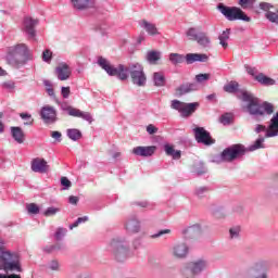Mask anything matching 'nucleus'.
<instances>
[{
	"instance_id": "obj_63",
	"label": "nucleus",
	"mask_w": 278,
	"mask_h": 278,
	"mask_svg": "<svg viewBox=\"0 0 278 278\" xmlns=\"http://www.w3.org/2000/svg\"><path fill=\"white\" fill-rule=\"evenodd\" d=\"M137 205H139V207H148L149 203H147V202H137Z\"/></svg>"
},
{
	"instance_id": "obj_6",
	"label": "nucleus",
	"mask_w": 278,
	"mask_h": 278,
	"mask_svg": "<svg viewBox=\"0 0 278 278\" xmlns=\"http://www.w3.org/2000/svg\"><path fill=\"white\" fill-rule=\"evenodd\" d=\"M245 153L247 148L242 144H232L220 153V160L222 162H233V160H238V157H241V155H244Z\"/></svg>"
},
{
	"instance_id": "obj_15",
	"label": "nucleus",
	"mask_w": 278,
	"mask_h": 278,
	"mask_svg": "<svg viewBox=\"0 0 278 278\" xmlns=\"http://www.w3.org/2000/svg\"><path fill=\"white\" fill-rule=\"evenodd\" d=\"M66 112L68 116H74L75 118H83L84 121H87L88 123H92V115L88 112H84L79 109H75L73 106H67Z\"/></svg>"
},
{
	"instance_id": "obj_54",
	"label": "nucleus",
	"mask_w": 278,
	"mask_h": 278,
	"mask_svg": "<svg viewBox=\"0 0 278 278\" xmlns=\"http://www.w3.org/2000/svg\"><path fill=\"white\" fill-rule=\"evenodd\" d=\"M61 186H64L65 188H71L72 182H71V180H68V178L62 177L61 178Z\"/></svg>"
},
{
	"instance_id": "obj_57",
	"label": "nucleus",
	"mask_w": 278,
	"mask_h": 278,
	"mask_svg": "<svg viewBox=\"0 0 278 278\" xmlns=\"http://www.w3.org/2000/svg\"><path fill=\"white\" fill-rule=\"evenodd\" d=\"M71 205H77V203H79V198L75 197V195H71L68 199Z\"/></svg>"
},
{
	"instance_id": "obj_11",
	"label": "nucleus",
	"mask_w": 278,
	"mask_h": 278,
	"mask_svg": "<svg viewBox=\"0 0 278 278\" xmlns=\"http://www.w3.org/2000/svg\"><path fill=\"white\" fill-rule=\"evenodd\" d=\"M260 8H261V10L266 12L265 17L267 18V21H269V23H275L276 25H278V10H277V8L273 7L268 2L260 3Z\"/></svg>"
},
{
	"instance_id": "obj_34",
	"label": "nucleus",
	"mask_w": 278,
	"mask_h": 278,
	"mask_svg": "<svg viewBox=\"0 0 278 278\" xmlns=\"http://www.w3.org/2000/svg\"><path fill=\"white\" fill-rule=\"evenodd\" d=\"M181 276L184 278H194L197 277L195 273L193 271L192 267H190L189 263H187L181 269Z\"/></svg>"
},
{
	"instance_id": "obj_49",
	"label": "nucleus",
	"mask_w": 278,
	"mask_h": 278,
	"mask_svg": "<svg viewBox=\"0 0 278 278\" xmlns=\"http://www.w3.org/2000/svg\"><path fill=\"white\" fill-rule=\"evenodd\" d=\"M64 236H66V228H58V230L55 232L56 240H62V238H64Z\"/></svg>"
},
{
	"instance_id": "obj_35",
	"label": "nucleus",
	"mask_w": 278,
	"mask_h": 278,
	"mask_svg": "<svg viewBox=\"0 0 278 278\" xmlns=\"http://www.w3.org/2000/svg\"><path fill=\"white\" fill-rule=\"evenodd\" d=\"M186 60V56L179 53H170L169 54V62L172 64L177 65V64H184V61Z\"/></svg>"
},
{
	"instance_id": "obj_37",
	"label": "nucleus",
	"mask_w": 278,
	"mask_h": 278,
	"mask_svg": "<svg viewBox=\"0 0 278 278\" xmlns=\"http://www.w3.org/2000/svg\"><path fill=\"white\" fill-rule=\"evenodd\" d=\"M238 88H240V85L236 81H230L224 86L225 92H228L230 94H233V92H238Z\"/></svg>"
},
{
	"instance_id": "obj_25",
	"label": "nucleus",
	"mask_w": 278,
	"mask_h": 278,
	"mask_svg": "<svg viewBox=\"0 0 278 278\" xmlns=\"http://www.w3.org/2000/svg\"><path fill=\"white\" fill-rule=\"evenodd\" d=\"M11 136L13 140L17 142V144H23V142H25V132L23 131L22 127H11Z\"/></svg>"
},
{
	"instance_id": "obj_38",
	"label": "nucleus",
	"mask_w": 278,
	"mask_h": 278,
	"mask_svg": "<svg viewBox=\"0 0 278 278\" xmlns=\"http://www.w3.org/2000/svg\"><path fill=\"white\" fill-rule=\"evenodd\" d=\"M239 5L242 8V10H253L255 0H239Z\"/></svg>"
},
{
	"instance_id": "obj_42",
	"label": "nucleus",
	"mask_w": 278,
	"mask_h": 278,
	"mask_svg": "<svg viewBox=\"0 0 278 278\" xmlns=\"http://www.w3.org/2000/svg\"><path fill=\"white\" fill-rule=\"evenodd\" d=\"M20 116L23 118V121H26L24 125H34V118H31L30 114L21 113Z\"/></svg>"
},
{
	"instance_id": "obj_21",
	"label": "nucleus",
	"mask_w": 278,
	"mask_h": 278,
	"mask_svg": "<svg viewBox=\"0 0 278 278\" xmlns=\"http://www.w3.org/2000/svg\"><path fill=\"white\" fill-rule=\"evenodd\" d=\"M71 3L75 10H90L94 8V0H71Z\"/></svg>"
},
{
	"instance_id": "obj_36",
	"label": "nucleus",
	"mask_w": 278,
	"mask_h": 278,
	"mask_svg": "<svg viewBox=\"0 0 278 278\" xmlns=\"http://www.w3.org/2000/svg\"><path fill=\"white\" fill-rule=\"evenodd\" d=\"M67 137L70 140H74V142H76V140L81 139V132L77 128H71L67 129Z\"/></svg>"
},
{
	"instance_id": "obj_31",
	"label": "nucleus",
	"mask_w": 278,
	"mask_h": 278,
	"mask_svg": "<svg viewBox=\"0 0 278 278\" xmlns=\"http://www.w3.org/2000/svg\"><path fill=\"white\" fill-rule=\"evenodd\" d=\"M197 90V85L195 84H184L180 87L176 89L177 94H188V92H194Z\"/></svg>"
},
{
	"instance_id": "obj_43",
	"label": "nucleus",
	"mask_w": 278,
	"mask_h": 278,
	"mask_svg": "<svg viewBox=\"0 0 278 278\" xmlns=\"http://www.w3.org/2000/svg\"><path fill=\"white\" fill-rule=\"evenodd\" d=\"M219 123H222V125H229V123H231V114L226 113L222 115L219 118Z\"/></svg>"
},
{
	"instance_id": "obj_5",
	"label": "nucleus",
	"mask_w": 278,
	"mask_h": 278,
	"mask_svg": "<svg viewBox=\"0 0 278 278\" xmlns=\"http://www.w3.org/2000/svg\"><path fill=\"white\" fill-rule=\"evenodd\" d=\"M200 105L201 104L199 102L186 103L179 100H173L170 108L172 110L179 112L182 118H190V116H192V114L199 110Z\"/></svg>"
},
{
	"instance_id": "obj_30",
	"label": "nucleus",
	"mask_w": 278,
	"mask_h": 278,
	"mask_svg": "<svg viewBox=\"0 0 278 278\" xmlns=\"http://www.w3.org/2000/svg\"><path fill=\"white\" fill-rule=\"evenodd\" d=\"M254 79L258 81V84H262V86H275V79L264 75L263 73L254 76Z\"/></svg>"
},
{
	"instance_id": "obj_64",
	"label": "nucleus",
	"mask_w": 278,
	"mask_h": 278,
	"mask_svg": "<svg viewBox=\"0 0 278 278\" xmlns=\"http://www.w3.org/2000/svg\"><path fill=\"white\" fill-rule=\"evenodd\" d=\"M47 92H48L49 97H53V94H55V92L53 91V88H51V87L47 89Z\"/></svg>"
},
{
	"instance_id": "obj_53",
	"label": "nucleus",
	"mask_w": 278,
	"mask_h": 278,
	"mask_svg": "<svg viewBox=\"0 0 278 278\" xmlns=\"http://www.w3.org/2000/svg\"><path fill=\"white\" fill-rule=\"evenodd\" d=\"M51 138H53L54 140H58V142H62V132L52 131L51 132Z\"/></svg>"
},
{
	"instance_id": "obj_58",
	"label": "nucleus",
	"mask_w": 278,
	"mask_h": 278,
	"mask_svg": "<svg viewBox=\"0 0 278 278\" xmlns=\"http://www.w3.org/2000/svg\"><path fill=\"white\" fill-rule=\"evenodd\" d=\"M245 68L249 75H252V77H257V75H255V67L245 66Z\"/></svg>"
},
{
	"instance_id": "obj_39",
	"label": "nucleus",
	"mask_w": 278,
	"mask_h": 278,
	"mask_svg": "<svg viewBox=\"0 0 278 278\" xmlns=\"http://www.w3.org/2000/svg\"><path fill=\"white\" fill-rule=\"evenodd\" d=\"M26 210L28 214H40V207H38L36 203L27 204Z\"/></svg>"
},
{
	"instance_id": "obj_44",
	"label": "nucleus",
	"mask_w": 278,
	"mask_h": 278,
	"mask_svg": "<svg viewBox=\"0 0 278 278\" xmlns=\"http://www.w3.org/2000/svg\"><path fill=\"white\" fill-rule=\"evenodd\" d=\"M53 58V52H51V50H45L43 53H42V60L43 62H51Z\"/></svg>"
},
{
	"instance_id": "obj_10",
	"label": "nucleus",
	"mask_w": 278,
	"mask_h": 278,
	"mask_svg": "<svg viewBox=\"0 0 278 278\" xmlns=\"http://www.w3.org/2000/svg\"><path fill=\"white\" fill-rule=\"evenodd\" d=\"M193 132L197 142H199L200 144H204L205 147H212V144L216 142V140L212 139L210 132L203 127H195L193 129Z\"/></svg>"
},
{
	"instance_id": "obj_8",
	"label": "nucleus",
	"mask_w": 278,
	"mask_h": 278,
	"mask_svg": "<svg viewBox=\"0 0 278 278\" xmlns=\"http://www.w3.org/2000/svg\"><path fill=\"white\" fill-rule=\"evenodd\" d=\"M26 59H27V46L23 43L17 45L9 55L10 62H14V64H23Z\"/></svg>"
},
{
	"instance_id": "obj_51",
	"label": "nucleus",
	"mask_w": 278,
	"mask_h": 278,
	"mask_svg": "<svg viewBox=\"0 0 278 278\" xmlns=\"http://www.w3.org/2000/svg\"><path fill=\"white\" fill-rule=\"evenodd\" d=\"M229 233H230V238H238V236L240 235V228L239 227L230 228Z\"/></svg>"
},
{
	"instance_id": "obj_41",
	"label": "nucleus",
	"mask_w": 278,
	"mask_h": 278,
	"mask_svg": "<svg viewBox=\"0 0 278 278\" xmlns=\"http://www.w3.org/2000/svg\"><path fill=\"white\" fill-rule=\"evenodd\" d=\"M264 138L257 139L253 146L250 147V151H256V149H264Z\"/></svg>"
},
{
	"instance_id": "obj_47",
	"label": "nucleus",
	"mask_w": 278,
	"mask_h": 278,
	"mask_svg": "<svg viewBox=\"0 0 278 278\" xmlns=\"http://www.w3.org/2000/svg\"><path fill=\"white\" fill-rule=\"evenodd\" d=\"M2 88H4L5 90H14V88H16V85L12 80H7L2 84Z\"/></svg>"
},
{
	"instance_id": "obj_27",
	"label": "nucleus",
	"mask_w": 278,
	"mask_h": 278,
	"mask_svg": "<svg viewBox=\"0 0 278 278\" xmlns=\"http://www.w3.org/2000/svg\"><path fill=\"white\" fill-rule=\"evenodd\" d=\"M146 60H148L149 64H157V62L162 60V52L157 50H150L147 53Z\"/></svg>"
},
{
	"instance_id": "obj_17",
	"label": "nucleus",
	"mask_w": 278,
	"mask_h": 278,
	"mask_svg": "<svg viewBox=\"0 0 278 278\" xmlns=\"http://www.w3.org/2000/svg\"><path fill=\"white\" fill-rule=\"evenodd\" d=\"M155 146H149V147H136L132 149V153L135 155H140L141 157H151L153 153L156 151Z\"/></svg>"
},
{
	"instance_id": "obj_59",
	"label": "nucleus",
	"mask_w": 278,
	"mask_h": 278,
	"mask_svg": "<svg viewBox=\"0 0 278 278\" xmlns=\"http://www.w3.org/2000/svg\"><path fill=\"white\" fill-rule=\"evenodd\" d=\"M50 268L51 270H58L60 268V264L58 263V261H52L50 263Z\"/></svg>"
},
{
	"instance_id": "obj_56",
	"label": "nucleus",
	"mask_w": 278,
	"mask_h": 278,
	"mask_svg": "<svg viewBox=\"0 0 278 278\" xmlns=\"http://www.w3.org/2000/svg\"><path fill=\"white\" fill-rule=\"evenodd\" d=\"M165 153H166V155L173 156V154L175 153V148H173V146L166 144L165 146Z\"/></svg>"
},
{
	"instance_id": "obj_1",
	"label": "nucleus",
	"mask_w": 278,
	"mask_h": 278,
	"mask_svg": "<svg viewBox=\"0 0 278 278\" xmlns=\"http://www.w3.org/2000/svg\"><path fill=\"white\" fill-rule=\"evenodd\" d=\"M0 270H4V273H7L0 274V278H23L20 274H9L23 273V266L21 265L18 254L0 247Z\"/></svg>"
},
{
	"instance_id": "obj_32",
	"label": "nucleus",
	"mask_w": 278,
	"mask_h": 278,
	"mask_svg": "<svg viewBox=\"0 0 278 278\" xmlns=\"http://www.w3.org/2000/svg\"><path fill=\"white\" fill-rule=\"evenodd\" d=\"M230 34H231V30L227 28L218 37L219 45H222L224 49H227V47H229V43H227V40L229 39Z\"/></svg>"
},
{
	"instance_id": "obj_62",
	"label": "nucleus",
	"mask_w": 278,
	"mask_h": 278,
	"mask_svg": "<svg viewBox=\"0 0 278 278\" xmlns=\"http://www.w3.org/2000/svg\"><path fill=\"white\" fill-rule=\"evenodd\" d=\"M173 160H179L181 157V151H174L172 154Z\"/></svg>"
},
{
	"instance_id": "obj_33",
	"label": "nucleus",
	"mask_w": 278,
	"mask_h": 278,
	"mask_svg": "<svg viewBox=\"0 0 278 278\" xmlns=\"http://www.w3.org/2000/svg\"><path fill=\"white\" fill-rule=\"evenodd\" d=\"M153 81H154V86L162 87L166 84V78L164 77L163 73L155 72L153 74Z\"/></svg>"
},
{
	"instance_id": "obj_16",
	"label": "nucleus",
	"mask_w": 278,
	"mask_h": 278,
	"mask_svg": "<svg viewBox=\"0 0 278 278\" xmlns=\"http://www.w3.org/2000/svg\"><path fill=\"white\" fill-rule=\"evenodd\" d=\"M71 67L66 63H60L55 68V75L60 81H66L71 77Z\"/></svg>"
},
{
	"instance_id": "obj_19",
	"label": "nucleus",
	"mask_w": 278,
	"mask_h": 278,
	"mask_svg": "<svg viewBox=\"0 0 278 278\" xmlns=\"http://www.w3.org/2000/svg\"><path fill=\"white\" fill-rule=\"evenodd\" d=\"M275 136H278V112L271 117L265 138H275Z\"/></svg>"
},
{
	"instance_id": "obj_29",
	"label": "nucleus",
	"mask_w": 278,
	"mask_h": 278,
	"mask_svg": "<svg viewBox=\"0 0 278 278\" xmlns=\"http://www.w3.org/2000/svg\"><path fill=\"white\" fill-rule=\"evenodd\" d=\"M143 29L149 34V36H157L160 31H157V26L155 24L148 22L147 20H142L141 22Z\"/></svg>"
},
{
	"instance_id": "obj_55",
	"label": "nucleus",
	"mask_w": 278,
	"mask_h": 278,
	"mask_svg": "<svg viewBox=\"0 0 278 278\" xmlns=\"http://www.w3.org/2000/svg\"><path fill=\"white\" fill-rule=\"evenodd\" d=\"M166 233H170V229L161 230V231H159L157 233L152 235L151 238H161V236H164V235H166Z\"/></svg>"
},
{
	"instance_id": "obj_52",
	"label": "nucleus",
	"mask_w": 278,
	"mask_h": 278,
	"mask_svg": "<svg viewBox=\"0 0 278 278\" xmlns=\"http://www.w3.org/2000/svg\"><path fill=\"white\" fill-rule=\"evenodd\" d=\"M147 131L150 134V136H153V134H157V127H155L153 124H150L147 127Z\"/></svg>"
},
{
	"instance_id": "obj_20",
	"label": "nucleus",
	"mask_w": 278,
	"mask_h": 278,
	"mask_svg": "<svg viewBox=\"0 0 278 278\" xmlns=\"http://www.w3.org/2000/svg\"><path fill=\"white\" fill-rule=\"evenodd\" d=\"M188 253H190V248L186 244H176L173 248V255L178 260H184L188 256Z\"/></svg>"
},
{
	"instance_id": "obj_12",
	"label": "nucleus",
	"mask_w": 278,
	"mask_h": 278,
	"mask_svg": "<svg viewBox=\"0 0 278 278\" xmlns=\"http://www.w3.org/2000/svg\"><path fill=\"white\" fill-rule=\"evenodd\" d=\"M268 262L260 261L251 269L253 278H268Z\"/></svg>"
},
{
	"instance_id": "obj_40",
	"label": "nucleus",
	"mask_w": 278,
	"mask_h": 278,
	"mask_svg": "<svg viewBox=\"0 0 278 278\" xmlns=\"http://www.w3.org/2000/svg\"><path fill=\"white\" fill-rule=\"evenodd\" d=\"M88 220H89L88 216L78 217L74 224L70 225V229L73 230L75 229V227H79L81 223H88Z\"/></svg>"
},
{
	"instance_id": "obj_28",
	"label": "nucleus",
	"mask_w": 278,
	"mask_h": 278,
	"mask_svg": "<svg viewBox=\"0 0 278 278\" xmlns=\"http://www.w3.org/2000/svg\"><path fill=\"white\" fill-rule=\"evenodd\" d=\"M136 245H118L115 255L117 258L121 257V255H131V252L136 251Z\"/></svg>"
},
{
	"instance_id": "obj_23",
	"label": "nucleus",
	"mask_w": 278,
	"mask_h": 278,
	"mask_svg": "<svg viewBox=\"0 0 278 278\" xmlns=\"http://www.w3.org/2000/svg\"><path fill=\"white\" fill-rule=\"evenodd\" d=\"M38 25V20H34L31 17H26L24 20V28L25 31L30 38H34L36 36V30L34 29Z\"/></svg>"
},
{
	"instance_id": "obj_48",
	"label": "nucleus",
	"mask_w": 278,
	"mask_h": 278,
	"mask_svg": "<svg viewBox=\"0 0 278 278\" xmlns=\"http://www.w3.org/2000/svg\"><path fill=\"white\" fill-rule=\"evenodd\" d=\"M62 249V247H60V245H47L46 248H45V251H46V253H55V251H60Z\"/></svg>"
},
{
	"instance_id": "obj_2",
	"label": "nucleus",
	"mask_w": 278,
	"mask_h": 278,
	"mask_svg": "<svg viewBox=\"0 0 278 278\" xmlns=\"http://www.w3.org/2000/svg\"><path fill=\"white\" fill-rule=\"evenodd\" d=\"M238 99H242L247 104V111L252 116H264L265 114H273L275 112V106L268 102H264L263 104L260 102L258 98H255L253 93L242 90L241 96H238Z\"/></svg>"
},
{
	"instance_id": "obj_9",
	"label": "nucleus",
	"mask_w": 278,
	"mask_h": 278,
	"mask_svg": "<svg viewBox=\"0 0 278 278\" xmlns=\"http://www.w3.org/2000/svg\"><path fill=\"white\" fill-rule=\"evenodd\" d=\"M187 36L189 40H197L198 45L202 47L203 49H207L210 47V43L212 42L210 40V37H207V34L205 33H197V28H189L187 31Z\"/></svg>"
},
{
	"instance_id": "obj_24",
	"label": "nucleus",
	"mask_w": 278,
	"mask_h": 278,
	"mask_svg": "<svg viewBox=\"0 0 278 278\" xmlns=\"http://www.w3.org/2000/svg\"><path fill=\"white\" fill-rule=\"evenodd\" d=\"M185 60L187 64H194V62H207L210 56H207V54L188 53Z\"/></svg>"
},
{
	"instance_id": "obj_14",
	"label": "nucleus",
	"mask_w": 278,
	"mask_h": 278,
	"mask_svg": "<svg viewBox=\"0 0 278 278\" xmlns=\"http://www.w3.org/2000/svg\"><path fill=\"white\" fill-rule=\"evenodd\" d=\"M42 121L47 124L55 123L58 121V112L51 105H46L40 111Z\"/></svg>"
},
{
	"instance_id": "obj_18",
	"label": "nucleus",
	"mask_w": 278,
	"mask_h": 278,
	"mask_svg": "<svg viewBox=\"0 0 278 278\" xmlns=\"http://www.w3.org/2000/svg\"><path fill=\"white\" fill-rule=\"evenodd\" d=\"M31 170L34 173H48L49 165L45 159H35L31 162Z\"/></svg>"
},
{
	"instance_id": "obj_50",
	"label": "nucleus",
	"mask_w": 278,
	"mask_h": 278,
	"mask_svg": "<svg viewBox=\"0 0 278 278\" xmlns=\"http://www.w3.org/2000/svg\"><path fill=\"white\" fill-rule=\"evenodd\" d=\"M61 93L63 99H68V97L71 96V87H62Z\"/></svg>"
},
{
	"instance_id": "obj_60",
	"label": "nucleus",
	"mask_w": 278,
	"mask_h": 278,
	"mask_svg": "<svg viewBox=\"0 0 278 278\" xmlns=\"http://www.w3.org/2000/svg\"><path fill=\"white\" fill-rule=\"evenodd\" d=\"M255 131H256V134H260V132H262V131H268V129H266V126H264V125H257L256 126V128H255Z\"/></svg>"
},
{
	"instance_id": "obj_7",
	"label": "nucleus",
	"mask_w": 278,
	"mask_h": 278,
	"mask_svg": "<svg viewBox=\"0 0 278 278\" xmlns=\"http://www.w3.org/2000/svg\"><path fill=\"white\" fill-rule=\"evenodd\" d=\"M130 77L132 84H135L136 86H144V84H147V76L144 75L142 65L138 63L130 66Z\"/></svg>"
},
{
	"instance_id": "obj_26",
	"label": "nucleus",
	"mask_w": 278,
	"mask_h": 278,
	"mask_svg": "<svg viewBox=\"0 0 278 278\" xmlns=\"http://www.w3.org/2000/svg\"><path fill=\"white\" fill-rule=\"evenodd\" d=\"M126 230L129 233H139L140 232V220L137 218L129 219L126 223Z\"/></svg>"
},
{
	"instance_id": "obj_45",
	"label": "nucleus",
	"mask_w": 278,
	"mask_h": 278,
	"mask_svg": "<svg viewBox=\"0 0 278 278\" xmlns=\"http://www.w3.org/2000/svg\"><path fill=\"white\" fill-rule=\"evenodd\" d=\"M195 80L199 84H203V81L210 80V74H199V75L195 76Z\"/></svg>"
},
{
	"instance_id": "obj_46",
	"label": "nucleus",
	"mask_w": 278,
	"mask_h": 278,
	"mask_svg": "<svg viewBox=\"0 0 278 278\" xmlns=\"http://www.w3.org/2000/svg\"><path fill=\"white\" fill-rule=\"evenodd\" d=\"M58 212H60V208H58V207H48L45 211V216H55V214H58Z\"/></svg>"
},
{
	"instance_id": "obj_3",
	"label": "nucleus",
	"mask_w": 278,
	"mask_h": 278,
	"mask_svg": "<svg viewBox=\"0 0 278 278\" xmlns=\"http://www.w3.org/2000/svg\"><path fill=\"white\" fill-rule=\"evenodd\" d=\"M99 66L108 73L111 77H118L122 81H125L129 77V67L119 64L117 67H114V65L110 64V62L103 58H100L98 60Z\"/></svg>"
},
{
	"instance_id": "obj_22",
	"label": "nucleus",
	"mask_w": 278,
	"mask_h": 278,
	"mask_svg": "<svg viewBox=\"0 0 278 278\" xmlns=\"http://www.w3.org/2000/svg\"><path fill=\"white\" fill-rule=\"evenodd\" d=\"M188 264L189 268L193 269L195 275H201V273L207 268V261L205 260L191 261Z\"/></svg>"
},
{
	"instance_id": "obj_4",
	"label": "nucleus",
	"mask_w": 278,
	"mask_h": 278,
	"mask_svg": "<svg viewBox=\"0 0 278 278\" xmlns=\"http://www.w3.org/2000/svg\"><path fill=\"white\" fill-rule=\"evenodd\" d=\"M217 10H219L227 21H244L245 23H251V17L244 14V11L238 7H227L219 3Z\"/></svg>"
},
{
	"instance_id": "obj_13",
	"label": "nucleus",
	"mask_w": 278,
	"mask_h": 278,
	"mask_svg": "<svg viewBox=\"0 0 278 278\" xmlns=\"http://www.w3.org/2000/svg\"><path fill=\"white\" fill-rule=\"evenodd\" d=\"M182 236L185 240H199L201 236H203V230L201 229V225H192L182 230Z\"/></svg>"
},
{
	"instance_id": "obj_61",
	"label": "nucleus",
	"mask_w": 278,
	"mask_h": 278,
	"mask_svg": "<svg viewBox=\"0 0 278 278\" xmlns=\"http://www.w3.org/2000/svg\"><path fill=\"white\" fill-rule=\"evenodd\" d=\"M205 192H207V188H205V187L199 188L197 190L198 197H203V194H205Z\"/></svg>"
}]
</instances>
